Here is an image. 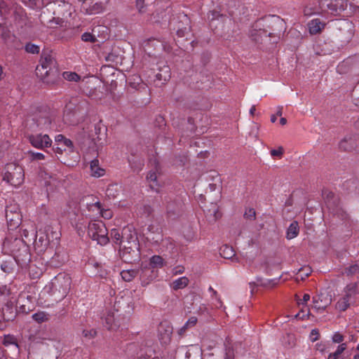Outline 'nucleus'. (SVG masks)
<instances>
[{
    "label": "nucleus",
    "instance_id": "nucleus-1",
    "mask_svg": "<svg viewBox=\"0 0 359 359\" xmlns=\"http://www.w3.org/2000/svg\"><path fill=\"white\" fill-rule=\"evenodd\" d=\"M3 251L11 255L19 264H24L30 261L29 247L23 239L13 236H8L3 243Z\"/></svg>",
    "mask_w": 359,
    "mask_h": 359
},
{
    "label": "nucleus",
    "instance_id": "nucleus-2",
    "mask_svg": "<svg viewBox=\"0 0 359 359\" xmlns=\"http://www.w3.org/2000/svg\"><path fill=\"white\" fill-rule=\"evenodd\" d=\"M72 278L69 274L59 273L45 285L43 290L46 293L54 295L59 299H62L69 293Z\"/></svg>",
    "mask_w": 359,
    "mask_h": 359
},
{
    "label": "nucleus",
    "instance_id": "nucleus-3",
    "mask_svg": "<svg viewBox=\"0 0 359 359\" xmlns=\"http://www.w3.org/2000/svg\"><path fill=\"white\" fill-rule=\"evenodd\" d=\"M3 180L15 187L20 186L25 180L23 168L14 163L6 164L4 168Z\"/></svg>",
    "mask_w": 359,
    "mask_h": 359
},
{
    "label": "nucleus",
    "instance_id": "nucleus-4",
    "mask_svg": "<svg viewBox=\"0 0 359 359\" xmlns=\"http://www.w3.org/2000/svg\"><path fill=\"white\" fill-rule=\"evenodd\" d=\"M88 234L93 240L101 245H105L109 242L108 231L105 224L102 221H93L89 223Z\"/></svg>",
    "mask_w": 359,
    "mask_h": 359
},
{
    "label": "nucleus",
    "instance_id": "nucleus-5",
    "mask_svg": "<svg viewBox=\"0 0 359 359\" xmlns=\"http://www.w3.org/2000/svg\"><path fill=\"white\" fill-rule=\"evenodd\" d=\"M111 239L117 245H121L122 243H126L123 245V248L130 252L131 251L135 252V250L139 251V244L137 238L134 234H129L127 237H123L121 235L118 230L113 229L110 233Z\"/></svg>",
    "mask_w": 359,
    "mask_h": 359
},
{
    "label": "nucleus",
    "instance_id": "nucleus-6",
    "mask_svg": "<svg viewBox=\"0 0 359 359\" xmlns=\"http://www.w3.org/2000/svg\"><path fill=\"white\" fill-rule=\"evenodd\" d=\"M6 218L8 229L13 230L17 229L21 224L22 215L18 205H9L6 208Z\"/></svg>",
    "mask_w": 359,
    "mask_h": 359
},
{
    "label": "nucleus",
    "instance_id": "nucleus-7",
    "mask_svg": "<svg viewBox=\"0 0 359 359\" xmlns=\"http://www.w3.org/2000/svg\"><path fill=\"white\" fill-rule=\"evenodd\" d=\"M323 195L330 211L334 215L343 216L344 210L340 206L339 197L330 191H324Z\"/></svg>",
    "mask_w": 359,
    "mask_h": 359
},
{
    "label": "nucleus",
    "instance_id": "nucleus-8",
    "mask_svg": "<svg viewBox=\"0 0 359 359\" xmlns=\"http://www.w3.org/2000/svg\"><path fill=\"white\" fill-rule=\"evenodd\" d=\"M16 304L18 306L19 313H28L33 309L34 297L27 292H22L18 297Z\"/></svg>",
    "mask_w": 359,
    "mask_h": 359
},
{
    "label": "nucleus",
    "instance_id": "nucleus-9",
    "mask_svg": "<svg viewBox=\"0 0 359 359\" xmlns=\"http://www.w3.org/2000/svg\"><path fill=\"white\" fill-rule=\"evenodd\" d=\"M29 140L34 147L39 149H45L52 144V140L48 135H31L29 136Z\"/></svg>",
    "mask_w": 359,
    "mask_h": 359
},
{
    "label": "nucleus",
    "instance_id": "nucleus-10",
    "mask_svg": "<svg viewBox=\"0 0 359 359\" xmlns=\"http://www.w3.org/2000/svg\"><path fill=\"white\" fill-rule=\"evenodd\" d=\"M359 144V137L355 135H348L345 136L339 143V148L341 151L351 152L356 149Z\"/></svg>",
    "mask_w": 359,
    "mask_h": 359
},
{
    "label": "nucleus",
    "instance_id": "nucleus-11",
    "mask_svg": "<svg viewBox=\"0 0 359 359\" xmlns=\"http://www.w3.org/2000/svg\"><path fill=\"white\" fill-rule=\"evenodd\" d=\"M158 337L162 344H167L170 341L172 327L167 321L161 322L158 326Z\"/></svg>",
    "mask_w": 359,
    "mask_h": 359
},
{
    "label": "nucleus",
    "instance_id": "nucleus-12",
    "mask_svg": "<svg viewBox=\"0 0 359 359\" xmlns=\"http://www.w3.org/2000/svg\"><path fill=\"white\" fill-rule=\"evenodd\" d=\"M55 60L50 53L43 52L40 60V65L36 67V71L45 70L44 74L48 75L49 72L55 67Z\"/></svg>",
    "mask_w": 359,
    "mask_h": 359
},
{
    "label": "nucleus",
    "instance_id": "nucleus-13",
    "mask_svg": "<svg viewBox=\"0 0 359 359\" xmlns=\"http://www.w3.org/2000/svg\"><path fill=\"white\" fill-rule=\"evenodd\" d=\"M206 221L209 224L215 223L222 217V212L217 203H211L209 208L203 210Z\"/></svg>",
    "mask_w": 359,
    "mask_h": 359
},
{
    "label": "nucleus",
    "instance_id": "nucleus-14",
    "mask_svg": "<svg viewBox=\"0 0 359 359\" xmlns=\"http://www.w3.org/2000/svg\"><path fill=\"white\" fill-rule=\"evenodd\" d=\"M201 297L195 292L191 291L188 294H184L183 297L184 309L187 313H191L195 305L200 302Z\"/></svg>",
    "mask_w": 359,
    "mask_h": 359
},
{
    "label": "nucleus",
    "instance_id": "nucleus-15",
    "mask_svg": "<svg viewBox=\"0 0 359 359\" xmlns=\"http://www.w3.org/2000/svg\"><path fill=\"white\" fill-rule=\"evenodd\" d=\"M33 121L36 123L37 127L41 130H46L50 128L51 119L48 112H39L34 115Z\"/></svg>",
    "mask_w": 359,
    "mask_h": 359
},
{
    "label": "nucleus",
    "instance_id": "nucleus-16",
    "mask_svg": "<svg viewBox=\"0 0 359 359\" xmlns=\"http://www.w3.org/2000/svg\"><path fill=\"white\" fill-rule=\"evenodd\" d=\"M331 298L320 293L313 297V307L318 311H324L330 304Z\"/></svg>",
    "mask_w": 359,
    "mask_h": 359
},
{
    "label": "nucleus",
    "instance_id": "nucleus-17",
    "mask_svg": "<svg viewBox=\"0 0 359 359\" xmlns=\"http://www.w3.org/2000/svg\"><path fill=\"white\" fill-rule=\"evenodd\" d=\"M160 173V167L158 163H156V165L154 169L151 170L147 175V180L149 184L151 189L156 190V191L158 190L160 187V184L157 181L158 174Z\"/></svg>",
    "mask_w": 359,
    "mask_h": 359
},
{
    "label": "nucleus",
    "instance_id": "nucleus-18",
    "mask_svg": "<svg viewBox=\"0 0 359 359\" xmlns=\"http://www.w3.org/2000/svg\"><path fill=\"white\" fill-rule=\"evenodd\" d=\"M49 244L50 238L45 233H41L34 242V248L39 253H41L48 249Z\"/></svg>",
    "mask_w": 359,
    "mask_h": 359
},
{
    "label": "nucleus",
    "instance_id": "nucleus-19",
    "mask_svg": "<svg viewBox=\"0 0 359 359\" xmlns=\"http://www.w3.org/2000/svg\"><path fill=\"white\" fill-rule=\"evenodd\" d=\"M181 22H183L186 25L183 29H181V37L186 34V40L191 41V44H192L194 40L192 39L193 34L191 30V21L187 15H184L182 18L181 17Z\"/></svg>",
    "mask_w": 359,
    "mask_h": 359
},
{
    "label": "nucleus",
    "instance_id": "nucleus-20",
    "mask_svg": "<svg viewBox=\"0 0 359 359\" xmlns=\"http://www.w3.org/2000/svg\"><path fill=\"white\" fill-rule=\"evenodd\" d=\"M103 324L109 330H116L118 327V325L115 320L114 313L113 311H109L106 313L104 316Z\"/></svg>",
    "mask_w": 359,
    "mask_h": 359
},
{
    "label": "nucleus",
    "instance_id": "nucleus-21",
    "mask_svg": "<svg viewBox=\"0 0 359 359\" xmlns=\"http://www.w3.org/2000/svg\"><path fill=\"white\" fill-rule=\"evenodd\" d=\"M182 234L187 242H191L196 238V231L194 225L191 224H184Z\"/></svg>",
    "mask_w": 359,
    "mask_h": 359
},
{
    "label": "nucleus",
    "instance_id": "nucleus-22",
    "mask_svg": "<svg viewBox=\"0 0 359 359\" xmlns=\"http://www.w3.org/2000/svg\"><path fill=\"white\" fill-rule=\"evenodd\" d=\"M82 8L85 11V12L88 15H95L102 13L104 6L102 2H96L92 6H89L87 7V5H83Z\"/></svg>",
    "mask_w": 359,
    "mask_h": 359
},
{
    "label": "nucleus",
    "instance_id": "nucleus-23",
    "mask_svg": "<svg viewBox=\"0 0 359 359\" xmlns=\"http://www.w3.org/2000/svg\"><path fill=\"white\" fill-rule=\"evenodd\" d=\"M90 175L94 177H100L105 174V170L100 168L97 159L91 161L90 163Z\"/></svg>",
    "mask_w": 359,
    "mask_h": 359
},
{
    "label": "nucleus",
    "instance_id": "nucleus-24",
    "mask_svg": "<svg viewBox=\"0 0 359 359\" xmlns=\"http://www.w3.org/2000/svg\"><path fill=\"white\" fill-rule=\"evenodd\" d=\"M11 12H13L15 20L19 23L25 22L27 16L22 7L13 4L11 7Z\"/></svg>",
    "mask_w": 359,
    "mask_h": 359
},
{
    "label": "nucleus",
    "instance_id": "nucleus-25",
    "mask_svg": "<svg viewBox=\"0 0 359 359\" xmlns=\"http://www.w3.org/2000/svg\"><path fill=\"white\" fill-rule=\"evenodd\" d=\"M325 25L319 19H313L309 23V32L311 34H316L324 29Z\"/></svg>",
    "mask_w": 359,
    "mask_h": 359
},
{
    "label": "nucleus",
    "instance_id": "nucleus-26",
    "mask_svg": "<svg viewBox=\"0 0 359 359\" xmlns=\"http://www.w3.org/2000/svg\"><path fill=\"white\" fill-rule=\"evenodd\" d=\"M299 232V227L298 222L297 221L292 222L286 231V238L288 240L292 239L297 237Z\"/></svg>",
    "mask_w": 359,
    "mask_h": 359
},
{
    "label": "nucleus",
    "instance_id": "nucleus-27",
    "mask_svg": "<svg viewBox=\"0 0 359 359\" xmlns=\"http://www.w3.org/2000/svg\"><path fill=\"white\" fill-rule=\"evenodd\" d=\"M351 294L347 293L345 296L340 298L336 304V308L339 311H345L350 306Z\"/></svg>",
    "mask_w": 359,
    "mask_h": 359
},
{
    "label": "nucleus",
    "instance_id": "nucleus-28",
    "mask_svg": "<svg viewBox=\"0 0 359 359\" xmlns=\"http://www.w3.org/2000/svg\"><path fill=\"white\" fill-rule=\"evenodd\" d=\"M219 254L224 259H231L235 255L233 248L227 245H224L219 248Z\"/></svg>",
    "mask_w": 359,
    "mask_h": 359
},
{
    "label": "nucleus",
    "instance_id": "nucleus-29",
    "mask_svg": "<svg viewBox=\"0 0 359 359\" xmlns=\"http://www.w3.org/2000/svg\"><path fill=\"white\" fill-rule=\"evenodd\" d=\"M39 175L44 180V184L46 186H51L55 184L54 182L55 179L42 168L40 170Z\"/></svg>",
    "mask_w": 359,
    "mask_h": 359
},
{
    "label": "nucleus",
    "instance_id": "nucleus-30",
    "mask_svg": "<svg viewBox=\"0 0 359 359\" xmlns=\"http://www.w3.org/2000/svg\"><path fill=\"white\" fill-rule=\"evenodd\" d=\"M32 319L38 323H41L49 320L50 315L45 311H39L32 315Z\"/></svg>",
    "mask_w": 359,
    "mask_h": 359
},
{
    "label": "nucleus",
    "instance_id": "nucleus-31",
    "mask_svg": "<svg viewBox=\"0 0 359 359\" xmlns=\"http://www.w3.org/2000/svg\"><path fill=\"white\" fill-rule=\"evenodd\" d=\"M138 274V271L130 269V270H123L121 272V276L122 278L127 282L131 281L135 277H136Z\"/></svg>",
    "mask_w": 359,
    "mask_h": 359
},
{
    "label": "nucleus",
    "instance_id": "nucleus-32",
    "mask_svg": "<svg viewBox=\"0 0 359 359\" xmlns=\"http://www.w3.org/2000/svg\"><path fill=\"white\" fill-rule=\"evenodd\" d=\"M161 72L157 73L156 74V80L158 81H165L170 78V69L168 67L165 66L162 70H161Z\"/></svg>",
    "mask_w": 359,
    "mask_h": 359
},
{
    "label": "nucleus",
    "instance_id": "nucleus-33",
    "mask_svg": "<svg viewBox=\"0 0 359 359\" xmlns=\"http://www.w3.org/2000/svg\"><path fill=\"white\" fill-rule=\"evenodd\" d=\"M312 272L311 267L308 266H305L299 269L297 273V279L300 278L301 280H304L307 278Z\"/></svg>",
    "mask_w": 359,
    "mask_h": 359
},
{
    "label": "nucleus",
    "instance_id": "nucleus-34",
    "mask_svg": "<svg viewBox=\"0 0 359 359\" xmlns=\"http://www.w3.org/2000/svg\"><path fill=\"white\" fill-rule=\"evenodd\" d=\"M150 265L152 268H161L163 265V259L161 256L154 255L150 259Z\"/></svg>",
    "mask_w": 359,
    "mask_h": 359
},
{
    "label": "nucleus",
    "instance_id": "nucleus-35",
    "mask_svg": "<svg viewBox=\"0 0 359 359\" xmlns=\"http://www.w3.org/2000/svg\"><path fill=\"white\" fill-rule=\"evenodd\" d=\"M62 77L64 79L69 81L77 82L81 79V76L75 72H65L62 73Z\"/></svg>",
    "mask_w": 359,
    "mask_h": 359
},
{
    "label": "nucleus",
    "instance_id": "nucleus-36",
    "mask_svg": "<svg viewBox=\"0 0 359 359\" xmlns=\"http://www.w3.org/2000/svg\"><path fill=\"white\" fill-rule=\"evenodd\" d=\"M197 321V318L195 316H191V318H189V320L184 324V325L182 327H181V333L182 332L188 330L191 327H194Z\"/></svg>",
    "mask_w": 359,
    "mask_h": 359
},
{
    "label": "nucleus",
    "instance_id": "nucleus-37",
    "mask_svg": "<svg viewBox=\"0 0 359 359\" xmlns=\"http://www.w3.org/2000/svg\"><path fill=\"white\" fill-rule=\"evenodd\" d=\"M259 33V35H262V34H264L265 36H271V35H276V33H274V32H269L267 33V31L265 30V29H259V31L256 30V29H254L252 31V33H251V36L252 38V40L256 41V42H258L259 41V39L257 38L256 35L257 34Z\"/></svg>",
    "mask_w": 359,
    "mask_h": 359
},
{
    "label": "nucleus",
    "instance_id": "nucleus-38",
    "mask_svg": "<svg viewBox=\"0 0 359 359\" xmlns=\"http://www.w3.org/2000/svg\"><path fill=\"white\" fill-rule=\"evenodd\" d=\"M359 273V265L353 264L345 269L344 273L349 276Z\"/></svg>",
    "mask_w": 359,
    "mask_h": 359
},
{
    "label": "nucleus",
    "instance_id": "nucleus-39",
    "mask_svg": "<svg viewBox=\"0 0 359 359\" xmlns=\"http://www.w3.org/2000/svg\"><path fill=\"white\" fill-rule=\"evenodd\" d=\"M11 12V7L9 8L7 3L4 0H0V13L1 15L6 16Z\"/></svg>",
    "mask_w": 359,
    "mask_h": 359
},
{
    "label": "nucleus",
    "instance_id": "nucleus-40",
    "mask_svg": "<svg viewBox=\"0 0 359 359\" xmlns=\"http://www.w3.org/2000/svg\"><path fill=\"white\" fill-rule=\"evenodd\" d=\"M88 208L90 211L96 212V215H97L100 214V211H102V206L100 202L96 201L90 205H88Z\"/></svg>",
    "mask_w": 359,
    "mask_h": 359
},
{
    "label": "nucleus",
    "instance_id": "nucleus-41",
    "mask_svg": "<svg viewBox=\"0 0 359 359\" xmlns=\"http://www.w3.org/2000/svg\"><path fill=\"white\" fill-rule=\"evenodd\" d=\"M4 344L6 346L14 344L16 346H18L17 339L13 335H6L4 339Z\"/></svg>",
    "mask_w": 359,
    "mask_h": 359
},
{
    "label": "nucleus",
    "instance_id": "nucleus-42",
    "mask_svg": "<svg viewBox=\"0 0 359 359\" xmlns=\"http://www.w3.org/2000/svg\"><path fill=\"white\" fill-rule=\"evenodd\" d=\"M25 50L27 53L35 54V53H39L40 48H39V46H36L35 44L27 43L25 46Z\"/></svg>",
    "mask_w": 359,
    "mask_h": 359
},
{
    "label": "nucleus",
    "instance_id": "nucleus-43",
    "mask_svg": "<svg viewBox=\"0 0 359 359\" xmlns=\"http://www.w3.org/2000/svg\"><path fill=\"white\" fill-rule=\"evenodd\" d=\"M244 217L248 219L255 220L256 217V212L255 209L249 208L246 210L244 213Z\"/></svg>",
    "mask_w": 359,
    "mask_h": 359
},
{
    "label": "nucleus",
    "instance_id": "nucleus-44",
    "mask_svg": "<svg viewBox=\"0 0 359 359\" xmlns=\"http://www.w3.org/2000/svg\"><path fill=\"white\" fill-rule=\"evenodd\" d=\"M83 335L86 338L93 339L97 335V331L94 329L84 330Z\"/></svg>",
    "mask_w": 359,
    "mask_h": 359
},
{
    "label": "nucleus",
    "instance_id": "nucleus-45",
    "mask_svg": "<svg viewBox=\"0 0 359 359\" xmlns=\"http://www.w3.org/2000/svg\"><path fill=\"white\" fill-rule=\"evenodd\" d=\"M234 351L232 347L226 346L225 348L224 359H234Z\"/></svg>",
    "mask_w": 359,
    "mask_h": 359
},
{
    "label": "nucleus",
    "instance_id": "nucleus-46",
    "mask_svg": "<svg viewBox=\"0 0 359 359\" xmlns=\"http://www.w3.org/2000/svg\"><path fill=\"white\" fill-rule=\"evenodd\" d=\"M81 39L84 41L87 42H95V36L90 33L85 32L82 34Z\"/></svg>",
    "mask_w": 359,
    "mask_h": 359
},
{
    "label": "nucleus",
    "instance_id": "nucleus-47",
    "mask_svg": "<svg viewBox=\"0 0 359 359\" xmlns=\"http://www.w3.org/2000/svg\"><path fill=\"white\" fill-rule=\"evenodd\" d=\"M284 152V149L282 147H279L277 149L271 150L270 153L272 156H277L281 158Z\"/></svg>",
    "mask_w": 359,
    "mask_h": 359
},
{
    "label": "nucleus",
    "instance_id": "nucleus-48",
    "mask_svg": "<svg viewBox=\"0 0 359 359\" xmlns=\"http://www.w3.org/2000/svg\"><path fill=\"white\" fill-rule=\"evenodd\" d=\"M29 154L32 156V160L33 161L45 159V156L42 153L30 151Z\"/></svg>",
    "mask_w": 359,
    "mask_h": 359
},
{
    "label": "nucleus",
    "instance_id": "nucleus-49",
    "mask_svg": "<svg viewBox=\"0 0 359 359\" xmlns=\"http://www.w3.org/2000/svg\"><path fill=\"white\" fill-rule=\"evenodd\" d=\"M320 333L318 329H313L311 330L310 334V339L311 341L314 342L319 339Z\"/></svg>",
    "mask_w": 359,
    "mask_h": 359
},
{
    "label": "nucleus",
    "instance_id": "nucleus-50",
    "mask_svg": "<svg viewBox=\"0 0 359 359\" xmlns=\"http://www.w3.org/2000/svg\"><path fill=\"white\" fill-rule=\"evenodd\" d=\"M104 219H110L112 217V212L110 210H104L102 208L100 214Z\"/></svg>",
    "mask_w": 359,
    "mask_h": 359
},
{
    "label": "nucleus",
    "instance_id": "nucleus-51",
    "mask_svg": "<svg viewBox=\"0 0 359 359\" xmlns=\"http://www.w3.org/2000/svg\"><path fill=\"white\" fill-rule=\"evenodd\" d=\"M272 23L275 25H277V26H280V27H283V20L279 18V17H277V16H272Z\"/></svg>",
    "mask_w": 359,
    "mask_h": 359
},
{
    "label": "nucleus",
    "instance_id": "nucleus-52",
    "mask_svg": "<svg viewBox=\"0 0 359 359\" xmlns=\"http://www.w3.org/2000/svg\"><path fill=\"white\" fill-rule=\"evenodd\" d=\"M332 339L335 343H341L344 340V337L339 333H335L332 337Z\"/></svg>",
    "mask_w": 359,
    "mask_h": 359
},
{
    "label": "nucleus",
    "instance_id": "nucleus-53",
    "mask_svg": "<svg viewBox=\"0 0 359 359\" xmlns=\"http://www.w3.org/2000/svg\"><path fill=\"white\" fill-rule=\"evenodd\" d=\"M137 7L138 8V11L140 13H144V3L142 0H137Z\"/></svg>",
    "mask_w": 359,
    "mask_h": 359
},
{
    "label": "nucleus",
    "instance_id": "nucleus-54",
    "mask_svg": "<svg viewBox=\"0 0 359 359\" xmlns=\"http://www.w3.org/2000/svg\"><path fill=\"white\" fill-rule=\"evenodd\" d=\"M277 284V280H270L266 283H261V285L264 287H273Z\"/></svg>",
    "mask_w": 359,
    "mask_h": 359
},
{
    "label": "nucleus",
    "instance_id": "nucleus-55",
    "mask_svg": "<svg viewBox=\"0 0 359 359\" xmlns=\"http://www.w3.org/2000/svg\"><path fill=\"white\" fill-rule=\"evenodd\" d=\"M341 354V353H339V352H338V351L337 350L335 352L330 353V354L328 355L327 359H338L339 356Z\"/></svg>",
    "mask_w": 359,
    "mask_h": 359
},
{
    "label": "nucleus",
    "instance_id": "nucleus-56",
    "mask_svg": "<svg viewBox=\"0 0 359 359\" xmlns=\"http://www.w3.org/2000/svg\"><path fill=\"white\" fill-rule=\"evenodd\" d=\"M189 279L187 277H181V289L189 285Z\"/></svg>",
    "mask_w": 359,
    "mask_h": 359
},
{
    "label": "nucleus",
    "instance_id": "nucleus-57",
    "mask_svg": "<svg viewBox=\"0 0 359 359\" xmlns=\"http://www.w3.org/2000/svg\"><path fill=\"white\" fill-rule=\"evenodd\" d=\"M65 139V137L64 135L60 134V135H57L55 136V141L57 143L62 144V142H64Z\"/></svg>",
    "mask_w": 359,
    "mask_h": 359
},
{
    "label": "nucleus",
    "instance_id": "nucleus-58",
    "mask_svg": "<svg viewBox=\"0 0 359 359\" xmlns=\"http://www.w3.org/2000/svg\"><path fill=\"white\" fill-rule=\"evenodd\" d=\"M172 288L174 290H177L180 289V278L176 279L172 284L171 285Z\"/></svg>",
    "mask_w": 359,
    "mask_h": 359
},
{
    "label": "nucleus",
    "instance_id": "nucleus-59",
    "mask_svg": "<svg viewBox=\"0 0 359 359\" xmlns=\"http://www.w3.org/2000/svg\"><path fill=\"white\" fill-rule=\"evenodd\" d=\"M62 144L64 147H67L69 148H72L73 147L72 142L70 140L67 139L66 137H65L64 142H62Z\"/></svg>",
    "mask_w": 359,
    "mask_h": 359
},
{
    "label": "nucleus",
    "instance_id": "nucleus-60",
    "mask_svg": "<svg viewBox=\"0 0 359 359\" xmlns=\"http://www.w3.org/2000/svg\"><path fill=\"white\" fill-rule=\"evenodd\" d=\"M41 0H29V6L31 7L39 6Z\"/></svg>",
    "mask_w": 359,
    "mask_h": 359
},
{
    "label": "nucleus",
    "instance_id": "nucleus-61",
    "mask_svg": "<svg viewBox=\"0 0 359 359\" xmlns=\"http://www.w3.org/2000/svg\"><path fill=\"white\" fill-rule=\"evenodd\" d=\"M310 300V295L309 294H304L303 296L302 300H300V302H298V304H304L306 303Z\"/></svg>",
    "mask_w": 359,
    "mask_h": 359
},
{
    "label": "nucleus",
    "instance_id": "nucleus-62",
    "mask_svg": "<svg viewBox=\"0 0 359 359\" xmlns=\"http://www.w3.org/2000/svg\"><path fill=\"white\" fill-rule=\"evenodd\" d=\"M346 348V344H341L337 347L338 352L342 353Z\"/></svg>",
    "mask_w": 359,
    "mask_h": 359
},
{
    "label": "nucleus",
    "instance_id": "nucleus-63",
    "mask_svg": "<svg viewBox=\"0 0 359 359\" xmlns=\"http://www.w3.org/2000/svg\"><path fill=\"white\" fill-rule=\"evenodd\" d=\"M346 348V344H341L337 347L338 352L342 353Z\"/></svg>",
    "mask_w": 359,
    "mask_h": 359
},
{
    "label": "nucleus",
    "instance_id": "nucleus-64",
    "mask_svg": "<svg viewBox=\"0 0 359 359\" xmlns=\"http://www.w3.org/2000/svg\"><path fill=\"white\" fill-rule=\"evenodd\" d=\"M188 122H189V123L191 125V128H190V130H194V129H195V126H194V119H193L192 118L189 117V118H188Z\"/></svg>",
    "mask_w": 359,
    "mask_h": 359
}]
</instances>
